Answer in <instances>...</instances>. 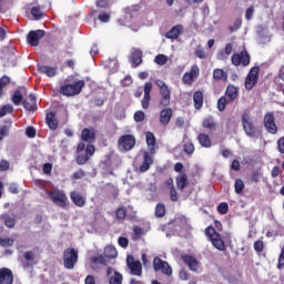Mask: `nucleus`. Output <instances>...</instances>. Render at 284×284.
Segmentation results:
<instances>
[{
    "label": "nucleus",
    "instance_id": "58",
    "mask_svg": "<svg viewBox=\"0 0 284 284\" xmlns=\"http://www.w3.org/2000/svg\"><path fill=\"white\" fill-rule=\"evenodd\" d=\"M42 172L47 175L52 174V163L48 162L42 165Z\"/></svg>",
    "mask_w": 284,
    "mask_h": 284
},
{
    "label": "nucleus",
    "instance_id": "32",
    "mask_svg": "<svg viewBox=\"0 0 284 284\" xmlns=\"http://www.w3.org/2000/svg\"><path fill=\"white\" fill-rule=\"evenodd\" d=\"M202 128L209 130L210 132H214V130H216V121H214L212 115L204 118L202 121Z\"/></svg>",
    "mask_w": 284,
    "mask_h": 284
},
{
    "label": "nucleus",
    "instance_id": "63",
    "mask_svg": "<svg viewBox=\"0 0 284 284\" xmlns=\"http://www.w3.org/2000/svg\"><path fill=\"white\" fill-rule=\"evenodd\" d=\"M264 247L265 246L263 244V241L257 240V241L254 242V250H255V252H263Z\"/></svg>",
    "mask_w": 284,
    "mask_h": 284
},
{
    "label": "nucleus",
    "instance_id": "35",
    "mask_svg": "<svg viewBox=\"0 0 284 284\" xmlns=\"http://www.w3.org/2000/svg\"><path fill=\"white\" fill-rule=\"evenodd\" d=\"M193 102L195 110L203 108V91H195L193 94Z\"/></svg>",
    "mask_w": 284,
    "mask_h": 284
},
{
    "label": "nucleus",
    "instance_id": "56",
    "mask_svg": "<svg viewBox=\"0 0 284 284\" xmlns=\"http://www.w3.org/2000/svg\"><path fill=\"white\" fill-rule=\"evenodd\" d=\"M26 135L29 138V139H34V136H37V129H34L33 126H28L26 129Z\"/></svg>",
    "mask_w": 284,
    "mask_h": 284
},
{
    "label": "nucleus",
    "instance_id": "30",
    "mask_svg": "<svg viewBox=\"0 0 284 284\" xmlns=\"http://www.w3.org/2000/svg\"><path fill=\"white\" fill-rule=\"evenodd\" d=\"M47 125L49 126L50 130H57L59 128V121L57 120V113L54 112H49L47 113Z\"/></svg>",
    "mask_w": 284,
    "mask_h": 284
},
{
    "label": "nucleus",
    "instance_id": "41",
    "mask_svg": "<svg viewBox=\"0 0 284 284\" xmlns=\"http://www.w3.org/2000/svg\"><path fill=\"white\" fill-rule=\"evenodd\" d=\"M243 190H245V182H243L241 179H236L234 181L235 194H243Z\"/></svg>",
    "mask_w": 284,
    "mask_h": 284
},
{
    "label": "nucleus",
    "instance_id": "11",
    "mask_svg": "<svg viewBox=\"0 0 284 284\" xmlns=\"http://www.w3.org/2000/svg\"><path fill=\"white\" fill-rule=\"evenodd\" d=\"M126 266L132 276H143V264H141V261H135L134 256L129 255L126 257Z\"/></svg>",
    "mask_w": 284,
    "mask_h": 284
},
{
    "label": "nucleus",
    "instance_id": "42",
    "mask_svg": "<svg viewBox=\"0 0 284 284\" xmlns=\"http://www.w3.org/2000/svg\"><path fill=\"white\" fill-rule=\"evenodd\" d=\"M163 216H165V204L158 203L155 206V217L163 219Z\"/></svg>",
    "mask_w": 284,
    "mask_h": 284
},
{
    "label": "nucleus",
    "instance_id": "51",
    "mask_svg": "<svg viewBox=\"0 0 284 284\" xmlns=\"http://www.w3.org/2000/svg\"><path fill=\"white\" fill-rule=\"evenodd\" d=\"M88 161H90V155H87V153L80 154L77 158L78 165H85V163H88Z\"/></svg>",
    "mask_w": 284,
    "mask_h": 284
},
{
    "label": "nucleus",
    "instance_id": "28",
    "mask_svg": "<svg viewBox=\"0 0 284 284\" xmlns=\"http://www.w3.org/2000/svg\"><path fill=\"white\" fill-rule=\"evenodd\" d=\"M225 97H227L226 99L231 103H234V101L239 99V89L234 84H227Z\"/></svg>",
    "mask_w": 284,
    "mask_h": 284
},
{
    "label": "nucleus",
    "instance_id": "24",
    "mask_svg": "<svg viewBox=\"0 0 284 284\" xmlns=\"http://www.w3.org/2000/svg\"><path fill=\"white\" fill-rule=\"evenodd\" d=\"M181 34H183V24H176L165 33V39H171L174 41L179 39Z\"/></svg>",
    "mask_w": 284,
    "mask_h": 284
},
{
    "label": "nucleus",
    "instance_id": "47",
    "mask_svg": "<svg viewBox=\"0 0 284 284\" xmlns=\"http://www.w3.org/2000/svg\"><path fill=\"white\" fill-rule=\"evenodd\" d=\"M1 247H12L14 245V240L10 237H0Z\"/></svg>",
    "mask_w": 284,
    "mask_h": 284
},
{
    "label": "nucleus",
    "instance_id": "9",
    "mask_svg": "<svg viewBox=\"0 0 284 284\" xmlns=\"http://www.w3.org/2000/svg\"><path fill=\"white\" fill-rule=\"evenodd\" d=\"M118 145L124 150V152H130V150H133L134 145H136V138L132 134L121 135L118 139Z\"/></svg>",
    "mask_w": 284,
    "mask_h": 284
},
{
    "label": "nucleus",
    "instance_id": "27",
    "mask_svg": "<svg viewBox=\"0 0 284 284\" xmlns=\"http://www.w3.org/2000/svg\"><path fill=\"white\" fill-rule=\"evenodd\" d=\"M70 199L77 207H84L85 206V196L81 195V193L77 191H72L70 193Z\"/></svg>",
    "mask_w": 284,
    "mask_h": 284
},
{
    "label": "nucleus",
    "instance_id": "54",
    "mask_svg": "<svg viewBox=\"0 0 284 284\" xmlns=\"http://www.w3.org/2000/svg\"><path fill=\"white\" fill-rule=\"evenodd\" d=\"M195 57H197V59H207V52L202 48H197L195 49Z\"/></svg>",
    "mask_w": 284,
    "mask_h": 284
},
{
    "label": "nucleus",
    "instance_id": "5",
    "mask_svg": "<svg viewBox=\"0 0 284 284\" xmlns=\"http://www.w3.org/2000/svg\"><path fill=\"white\" fill-rule=\"evenodd\" d=\"M252 61V57L250 55V52H247V49L244 48L240 53H234L231 57L232 65H235V68H239V65H242L243 68H247Z\"/></svg>",
    "mask_w": 284,
    "mask_h": 284
},
{
    "label": "nucleus",
    "instance_id": "2",
    "mask_svg": "<svg viewBox=\"0 0 284 284\" xmlns=\"http://www.w3.org/2000/svg\"><path fill=\"white\" fill-rule=\"evenodd\" d=\"M85 80H73L60 87V94L63 97H77L83 92Z\"/></svg>",
    "mask_w": 284,
    "mask_h": 284
},
{
    "label": "nucleus",
    "instance_id": "4",
    "mask_svg": "<svg viewBox=\"0 0 284 284\" xmlns=\"http://www.w3.org/2000/svg\"><path fill=\"white\" fill-rule=\"evenodd\" d=\"M79 263V251L74 247H68L63 252V265L65 270H73Z\"/></svg>",
    "mask_w": 284,
    "mask_h": 284
},
{
    "label": "nucleus",
    "instance_id": "8",
    "mask_svg": "<svg viewBox=\"0 0 284 284\" xmlns=\"http://www.w3.org/2000/svg\"><path fill=\"white\" fill-rule=\"evenodd\" d=\"M258 74H261V67L256 65L251 68L244 82L245 90H254V87L258 83Z\"/></svg>",
    "mask_w": 284,
    "mask_h": 284
},
{
    "label": "nucleus",
    "instance_id": "7",
    "mask_svg": "<svg viewBox=\"0 0 284 284\" xmlns=\"http://www.w3.org/2000/svg\"><path fill=\"white\" fill-rule=\"evenodd\" d=\"M48 196L52 200L54 205H58V207H68V195H65V192L61 190L49 191Z\"/></svg>",
    "mask_w": 284,
    "mask_h": 284
},
{
    "label": "nucleus",
    "instance_id": "61",
    "mask_svg": "<svg viewBox=\"0 0 284 284\" xmlns=\"http://www.w3.org/2000/svg\"><path fill=\"white\" fill-rule=\"evenodd\" d=\"M94 152H97V149L94 148V145L89 144L85 148V155L89 156V159L94 154Z\"/></svg>",
    "mask_w": 284,
    "mask_h": 284
},
{
    "label": "nucleus",
    "instance_id": "43",
    "mask_svg": "<svg viewBox=\"0 0 284 284\" xmlns=\"http://www.w3.org/2000/svg\"><path fill=\"white\" fill-rule=\"evenodd\" d=\"M31 16L33 17V19L36 21H39V19L43 18V11H41V7L40 6H36L31 9Z\"/></svg>",
    "mask_w": 284,
    "mask_h": 284
},
{
    "label": "nucleus",
    "instance_id": "34",
    "mask_svg": "<svg viewBox=\"0 0 284 284\" xmlns=\"http://www.w3.org/2000/svg\"><path fill=\"white\" fill-rule=\"evenodd\" d=\"M197 142L202 148H212V140L210 139V135L205 133H200L197 135Z\"/></svg>",
    "mask_w": 284,
    "mask_h": 284
},
{
    "label": "nucleus",
    "instance_id": "20",
    "mask_svg": "<svg viewBox=\"0 0 284 284\" xmlns=\"http://www.w3.org/2000/svg\"><path fill=\"white\" fill-rule=\"evenodd\" d=\"M132 68H139L143 63V51L138 48H133L131 51Z\"/></svg>",
    "mask_w": 284,
    "mask_h": 284
},
{
    "label": "nucleus",
    "instance_id": "39",
    "mask_svg": "<svg viewBox=\"0 0 284 284\" xmlns=\"http://www.w3.org/2000/svg\"><path fill=\"white\" fill-rule=\"evenodd\" d=\"M128 216V207L125 206H119L115 210V217L118 221H123Z\"/></svg>",
    "mask_w": 284,
    "mask_h": 284
},
{
    "label": "nucleus",
    "instance_id": "3",
    "mask_svg": "<svg viewBox=\"0 0 284 284\" xmlns=\"http://www.w3.org/2000/svg\"><path fill=\"white\" fill-rule=\"evenodd\" d=\"M205 236L211 241L213 247L220 252H225V242L221 239V234L213 226H207L204 231Z\"/></svg>",
    "mask_w": 284,
    "mask_h": 284
},
{
    "label": "nucleus",
    "instance_id": "55",
    "mask_svg": "<svg viewBox=\"0 0 284 284\" xmlns=\"http://www.w3.org/2000/svg\"><path fill=\"white\" fill-rule=\"evenodd\" d=\"M10 170V161L1 160L0 161V172H8Z\"/></svg>",
    "mask_w": 284,
    "mask_h": 284
},
{
    "label": "nucleus",
    "instance_id": "10",
    "mask_svg": "<svg viewBox=\"0 0 284 284\" xmlns=\"http://www.w3.org/2000/svg\"><path fill=\"white\" fill-rule=\"evenodd\" d=\"M153 270L154 272H162L165 276H172V266L159 256L153 258Z\"/></svg>",
    "mask_w": 284,
    "mask_h": 284
},
{
    "label": "nucleus",
    "instance_id": "57",
    "mask_svg": "<svg viewBox=\"0 0 284 284\" xmlns=\"http://www.w3.org/2000/svg\"><path fill=\"white\" fill-rule=\"evenodd\" d=\"M84 176H85V171H83V169H80L73 173L72 179L74 181H79V179H83Z\"/></svg>",
    "mask_w": 284,
    "mask_h": 284
},
{
    "label": "nucleus",
    "instance_id": "16",
    "mask_svg": "<svg viewBox=\"0 0 284 284\" xmlns=\"http://www.w3.org/2000/svg\"><path fill=\"white\" fill-rule=\"evenodd\" d=\"M21 105L24 108V110H27V112H37V97L34 93H30L27 98H24Z\"/></svg>",
    "mask_w": 284,
    "mask_h": 284
},
{
    "label": "nucleus",
    "instance_id": "36",
    "mask_svg": "<svg viewBox=\"0 0 284 284\" xmlns=\"http://www.w3.org/2000/svg\"><path fill=\"white\" fill-rule=\"evenodd\" d=\"M233 50H234V48L232 47V43H226L224 51H221L220 53H217V59L220 61H225V59H227V57H230V54H232Z\"/></svg>",
    "mask_w": 284,
    "mask_h": 284
},
{
    "label": "nucleus",
    "instance_id": "50",
    "mask_svg": "<svg viewBox=\"0 0 284 284\" xmlns=\"http://www.w3.org/2000/svg\"><path fill=\"white\" fill-rule=\"evenodd\" d=\"M262 176H263V172L261 171V169H257L252 172L251 179L252 181H254V183H258Z\"/></svg>",
    "mask_w": 284,
    "mask_h": 284
},
{
    "label": "nucleus",
    "instance_id": "1",
    "mask_svg": "<svg viewBox=\"0 0 284 284\" xmlns=\"http://www.w3.org/2000/svg\"><path fill=\"white\" fill-rule=\"evenodd\" d=\"M154 83L160 89L161 94L159 108H164L160 112V123L165 128L170 125V121H172V116L174 114L172 108H168V105H170V102L172 101V90H170V87H168V84H165L163 80H155Z\"/></svg>",
    "mask_w": 284,
    "mask_h": 284
},
{
    "label": "nucleus",
    "instance_id": "60",
    "mask_svg": "<svg viewBox=\"0 0 284 284\" xmlns=\"http://www.w3.org/2000/svg\"><path fill=\"white\" fill-rule=\"evenodd\" d=\"M10 84V77L3 75L0 78V89L3 90L6 85Z\"/></svg>",
    "mask_w": 284,
    "mask_h": 284
},
{
    "label": "nucleus",
    "instance_id": "26",
    "mask_svg": "<svg viewBox=\"0 0 284 284\" xmlns=\"http://www.w3.org/2000/svg\"><path fill=\"white\" fill-rule=\"evenodd\" d=\"M175 183H176L178 190H180V192H183L185 190V187L187 185H190V180L187 179V174L186 173H180L175 178Z\"/></svg>",
    "mask_w": 284,
    "mask_h": 284
},
{
    "label": "nucleus",
    "instance_id": "19",
    "mask_svg": "<svg viewBox=\"0 0 284 284\" xmlns=\"http://www.w3.org/2000/svg\"><path fill=\"white\" fill-rule=\"evenodd\" d=\"M14 283V274L12 270L8 267L0 268V284H12Z\"/></svg>",
    "mask_w": 284,
    "mask_h": 284
},
{
    "label": "nucleus",
    "instance_id": "25",
    "mask_svg": "<svg viewBox=\"0 0 284 284\" xmlns=\"http://www.w3.org/2000/svg\"><path fill=\"white\" fill-rule=\"evenodd\" d=\"M154 164V159L152 158V153L145 151L143 163L140 165L139 171L141 173L148 172L150 170V165Z\"/></svg>",
    "mask_w": 284,
    "mask_h": 284
},
{
    "label": "nucleus",
    "instance_id": "18",
    "mask_svg": "<svg viewBox=\"0 0 284 284\" xmlns=\"http://www.w3.org/2000/svg\"><path fill=\"white\" fill-rule=\"evenodd\" d=\"M145 141L149 148V154H156V150H159V145L156 144V136L152 131H148L145 133Z\"/></svg>",
    "mask_w": 284,
    "mask_h": 284
},
{
    "label": "nucleus",
    "instance_id": "52",
    "mask_svg": "<svg viewBox=\"0 0 284 284\" xmlns=\"http://www.w3.org/2000/svg\"><path fill=\"white\" fill-rule=\"evenodd\" d=\"M133 119H134V122H135V123H142V121H145V112H143V111H136V112L134 113Z\"/></svg>",
    "mask_w": 284,
    "mask_h": 284
},
{
    "label": "nucleus",
    "instance_id": "59",
    "mask_svg": "<svg viewBox=\"0 0 284 284\" xmlns=\"http://www.w3.org/2000/svg\"><path fill=\"white\" fill-rule=\"evenodd\" d=\"M252 17H254V6L248 7L245 12L246 21H252Z\"/></svg>",
    "mask_w": 284,
    "mask_h": 284
},
{
    "label": "nucleus",
    "instance_id": "29",
    "mask_svg": "<svg viewBox=\"0 0 284 284\" xmlns=\"http://www.w3.org/2000/svg\"><path fill=\"white\" fill-rule=\"evenodd\" d=\"M57 67H50V65H43L40 64L38 65V72H40V74H45L49 78L52 77H57Z\"/></svg>",
    "mask_w": 284,
    "mask_h": 284
},
{
    "label": "nucleus",
    "instance_id": "14",
    "mask_svg": "<svg viewBox=\"0 0 284 284\" xmlns=\"http://www.w3.org/2000/svg\"><path fill=\"white\" fill-rule=\"evenodd\" d=\"M181 260L183 261V263H185V265H187L191 272H199V270H201V262H199L195 256L184 254L181 256Z\"/></svg>",
    "mask_w": 284,
    "mask_h": 284
},
{
    "label": "nucleus",
    "instance_id": "64",
    "mask_svg": "<svg viewBox=\"0 0 284 284\" xmlns=\"http://www.w3.org/2000/svg\"><path fill=\"white\" fill-rule=\"evenodd\" d=\"M277 151L280 154H284V136L277 140Z\"/></svg>",
    "mask_w": 284,
    "mask_h": 284
},
{
    "label": "nucleus",
    "instance_id": "12",
    "mask_svg": "<svg viewBox=\"0 0 284 284\" xmlns=\"http://www.w3.org/2000/svg\"><path fill=\"white\" fill-rule=\"evenodd\" d=\"M263 123L268 134H276L278 132V126L276 125V118L274 116V112H267L264 115Z\"/></svg>",
    "mask_w": 284,
    "mask_h": 284
},
{
    "label": "nucleus",
    "instance_id": "44",
    "mask_svg": "<svg viewBox=\"0 0 284 284\" xmlns=\"http://www.w3.org/2000/svg\"><path fill=\"white\" fill-rule=\"evenodd\" d=\"M243 26V19L237 18L234 20L233 26L229 27V31L232 32H236V30H241Z\"/></svg>",
    "mask_w": 284,
    "mask_h": 284
},
{
    "label": "nucleus",
    "instance_id": "13",
    "mask_svg": "<svg viewBox=\"0 0 284 284\" xmlns=\"http://www.w3.org/2000/svg\"><path fill=\"white\" fill-rule=\"evenodd\" d=\"M45 37V31L38 29L36 31H30L27 36V41L31 48H37L39 45V41Z\"/></svg>",
    "mask_w": 284,
    "mask_h": 284
},
{
    "label": "nucleus",
    "instance_id": "49",
    "mask_svg": "<svg viewBox=\"0 0 284 284\" xmlns=\"http://www.w3.org/2000/svg\"><path fill=\"white\" fill-rule=\"evenodd\" d=\"M219 214H227L230 212V205L226 202H222L217 205Z\"/></svg>",
    "mask_w": 284,
    "mask_h": 284
},
{
    "label": "nucleus",
    "instance_id": "22",
    "mask_svg": "<svg viewBox=\"0 0 284 284\" xmlns=\"http://www.w3.org/2000/svg\"><path fill=\"white\" fill-rule=\"evenodd\" d=\"M0 221H2L9 230H14L17 225V215L10 213H2L0 215Z\"/></svg>",
    "mask_w": 284,
    "mask_h": 284
},
{
    "label": "nucleus",
    "instance_id": "21",
    "mask_svg": "<svg viewBox=\"0 0 284 284\" xmlns=\"http://www.w3.org/2000/svg\"><path fill=\"white\" fill-rule=\"evenodd\" d=\"M151 92H152V82H146L144 84V97L141 101V105L143 110H148V108H150V101L152 100V95H150Z\"/></svg>",
    "mask_w": 284,
    "mask_h": 284
},
{
    "label": "nucleus",
    "instance_id": "17",
    "mask_svg": "<svg viewBox=\"0 0 284 284\" xmlns=\"http://www.w3.org/2000/svg\"><path fill=\"white\" fill-rule=\"evenodd\" d=\"M106 276L109 278V284H123V274L119 271H114L112 266L106 268Z\"/></svg>",
    "mask_w": 284,
    "mask_h": 284
},
{
    "label": "nucleus",
    "instance_id": "48",
    "mask_svg": "<svg viewBox=\"0 0 284 284\" xmlns=\"http://www.w3.org/2000/svg\"><path fill=\"white\" fill-rule=\"evenodd\" d=\"M154 63H156L158 65H165V63H168V55H165V54H158L154 58Z\"/></svg>",
    "mask_w": 284,
    "mask_h": 284
},
{
    "label": "nucleus",
    "instance_id": "40",
    "mask_svg": "<svg viewBox=\"0 0 284 284\" xmlns=\"http://www.w3.org/2000/svg\"><path fill=\"white\" fill-rule=\"evenodd\" d=\"M227 103H232L227 97L222 95L219 100H217V110L220 112H225V108L227 105Z\"/></svg>",
    "mask_w": 284,
    "mask_h": 284
},
{
    "label": "nucleus",
    "instance_id": "15",
    "mask_svg": "<svg viewBox=\"0 0 284 284\" xmlns=\"http://www.w3.org/2000/svg\"><path fill=\"white\" fill-rule=\"evenodd\" d=\"M199 74H201V69H199V65L194 64L191 67L190 72L184 73L182 81L185 85H192L194 79H199Z\"/></svg>",
    "mask_w": 284,
    "mask_h": 284
},
{
    "label": "nucleus",
    "instance_id": "23",
    "mask_svg": "<svg viewBox=\"0 0 284 284\" xmlns=\"http://www.w3.org/2000/svg\"><path fill=\"white\" fill-rule=\"evenodd\" d=\"M81 139L85 141V143H94L97 141V131L85 128L82 130Z\"/></svg>",
    "mask_w": 284,
    "mask_h": 284
},
{
    "label": "nucleus",
    "instance_id": "46",
    "mask_svg": "<svg viewBox=\"0 0 284 284\" xmlns=\"http://www.w3.org/2000/svg\"><path fill=\"white\" fill-rule=\"evenodd\" d=\"M92 263H95V265H108V260H105V256L98 255L91 257Z\"/></svg>",
    "mask_w": 284,
    "mask_h": 284
},
{
    "label": "nucleus",
    "instance_id": "38",
    "mask_svg": "<svg viewBox=\"0 0 284 284\" xmlns=\"http://www.w3.org/2000/svg\"><path fill=\"white\" fill-rule=\"evenodd\" d=\"M116 247L113 245L105 246L104 248V256L105 258H116L118 256Z\"/></svg>",
    "mask_w": 284,
    "mask_h": 284
},
{
    "label": "nucleus",
    "instance_id": "62",
    "mask_svg": "<svg viewBox=\"0 0 284 284\" xmlns=\"http://www.w3.org/2000/svg\"><path fill=\"white\" fill-rule=\"evenodd\" d=\"M118 243L120 247H128V245H130V240H128V237L120 236L118 239Z\"/></svg>",
    "mask_w": 284,
    "mask_h": 284
},
{
    "label": "nucleus",
    "instance_id": "37",
    "mask_svg": "<svg viewBox=\"0 0 284 284\" xmlns=\"http://www.w3.org/2000/svg\"><path fill=\"white\" fill-rule=\"evenodd\" d=\"M23 93L21 92V90H16L11 97V101L13 103V105H20L23 103Z\"/></svg>",
    "mask_w": 284,
    "mask_h": 284
},
{
    "label": "nucleus",
    "instance_id": "31",
    "mask_svg": "<svg viewBox=\"0 0 284 284\" xmlns=\"http://www.w3.org/2000/svg\"><path fill=\"white\" fill-rule=\"evenodd\" d=\"M229 74L223 69H214L213 70V81H223L224 83L227 82Z\"/></svg>",
    "mask_w": 284,
    "mask_h": 284
},
{
    "label": "nucleus",
    "instance_id": "45",
    "mask_svg": "<svg viewBox=\"0 0 284 284\" xmlns=\"http://www.w3.org/2000/svg\"><path fill=\"white\" fill-rule=\"evenodd\" d=\"M194 143L192 142H185L183 144V151L185 152V154H187L189 156H191V154H194Z\"/></svg>",
    "mask_w": 284,
    "mask_h": 284
},
{
    "label": "nucleus",
    "instance_id": "53",
    "mask_svg": "<svg viewBox=\"0 0 284 284\" xmlns=\"http://www.w3.org/2000/svg\"><path fill=\"white\" fill-rule=\"evenodd\" d=\"M170 190V199L173 203H176V201H179V192L176 191L175 186H172V189Z\"/></svg>",
    "mask_w": 284,
    "mask_h": 284
},
{
    "label": "nucleus",
    "instance_id": "33",
    "mask_svg": "<svg viewBox=\"0 0 284 284\" xmlns=\"http://www.w3.org/2000/svg\"><path fill=\"white\" fill-rule=\"evenodd\" d=\"M24 260L27 261L23 263V267H32V265H36L37 262H34V258H37V255H34V252L32 251H27L23 254Z\"/></svg>",
    "mask_w": 284,
    "mask_h": 284
},
{
    "label": "nucleus",
    "instance_id": "6",
    "mask_svg": "<svg viewBox=\"0 0 284 284\" xmlns=\"http://www.w3.org/2000/svg\"><path fill=\"white\" fill-rule=\"evenodd\" d=\"M242 125L247 136H256L258 129H256V125H254L252 115L247 111L242 113Z\"/></svg>",
    "mask_w": 284,
    "mask_h": 284
}]
</instances>
